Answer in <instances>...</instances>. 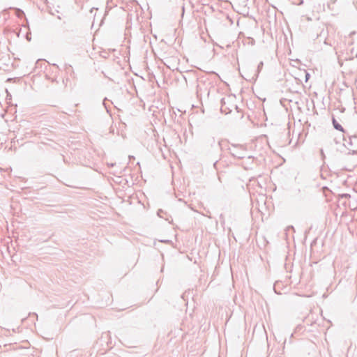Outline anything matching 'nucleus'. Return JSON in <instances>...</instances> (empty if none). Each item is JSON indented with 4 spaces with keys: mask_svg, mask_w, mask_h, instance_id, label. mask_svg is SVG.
I'll use <instances>...</instances> for the list:
<instances>
[{
    "mask_svg": "<svg viewBox=\"0 0 357 357\" xmlns=\"http://www.w3.org/2000/svg\"><path fill=\"white\" fill-rule=\"evenodd\" d=\"M333 126L334 128L336 129V130H340L342 132H344V129L342 127V126L340 124H339L336 120L335 119H333Z\"/></svg>",
    "mask_w": 357,
    "mask_h": 357,
    "instance_id": "nucleus-1",
    "label": "nucleus"
},
{
    "mask_svg": "<svg viewBox=\"0 0 357 357\" xmlns=\"http://www.w3.org/2000/svg\"><path fill=\"white\" fill-rule=\"evenodd\" d=\"M310 75L308 73L306 74V81L309 79Z\"/></svg>",
    "mask_w": 357,
    "mask_h": 357,
    "instance_id": "nucleus-2",
    "label": "nucleus"
}]
</instances>
